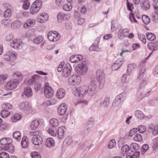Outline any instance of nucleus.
Listing matches in <instances>:
<instances>
[{
    "label": "nucleus",
    "instance_id": "nucleus-1",
    "mask_svg": "<svg viewBox=\"0 0 158 158\" xmlns=\"http://www.w3.org/2000/svg\"><path fill=\"white\" fill-rule=\"evenodd\" d=\"M96 82L94 81H92L88 86L82 85L78 87L79 97H83L87 94L89 96H93L96 93Z\"/></svg>",
    "mask_w": 158,
    "mask_h": 158
},
{
    "label": "nucleus",
    "instance_id": "nucleus-2",
    "mask_svg": "<svg viewBox=\"0 0 158 158\" xmlns=\"http://www.w3.org/2000/svg\"><path fill=\"white\" fill-rule=\"evenodd\" d=\"M17 54L16 52L13 51L6 52L3 56V58L5 61H9L10 64L14 65L15 64V61L17 59Z\"/></svg>",
    "mask_w": 158,
    "mask_h": 158
},
{
    "label": "nucleus",
    "instance_id": "nucleus-3",
    "mask_svg": "<svg viewBox=\"0 0 158 158\" xmlns=\"http://www.w3.org/2000/svg\"><path fill=\"white\" fill-rule=\"evenodd\" d=\"M64 65V63L61 62L58 66L57 70L58 72L62 71V75L65 77L69 76L71 73L72 67L69 63H67Z\"/></svg>",
    "mask_w": 158,
    "mask_h": 158
},
{
    "label": "nucleus",
    "instance_id": "nucleus-4",
    "mask_svg": "<svg viewBox=\"0 0 158 158\" xmlns=\"http://www.w3.org/2000/svg\"><path fill=\"white\" fill-rule=\"evenodd\" d=\"M88 70V66L85 62H83L78 64L76 66L75 69V71L77 75L81 77L85 75Z\"/></svg>",
    "mask_w": 158,
    "mask_h": 158
},
{
    "label": "nucleus",
    "instance_id": "nucleus-5",
    "mask_svg": "<svg viewBox=\"0 0 158 158\" xmlns=\"http://www.w3.org/2000/svg\"><path fill=\"white\" fill-rule=\"evenodd\" d=\"M105 75L102 70H98L96 72V78L99 84V87L102 89L104 85Z\"/></svg>",
    "mask_w": 158,
    "mask_h": 158
},
{
    "label": "nucleus",
    "instance_id": "nucleus-6",
    "mask_svg": "<svg viewBox=\"0 0 158 158\" xmlns=\"http://www.w3.org/2000/svg\"><path fill=\"white\" fill-rule=\"evenodd\" d=\"M42 5V2L41 0H36L31 5L30 12L32 15L36 14L40 10Z\"/></svg>",
    "mask_w": 158,
    "mask_h": 158
},
{
    "label": "nucleus",
    "instance_id": "nucleus-7",
    "mask_svg": "<svg viewBox=\"0 0 158 158\" xmlns=\"http://www.w3.org/2000/svg\"><path fill=\"white\" fill-rule=\"evenodd\" d=\"M127 94L125 92L117 95L115 98L112 103V106L114 107H118L126 98Z\"/></svg>",
    "mask_w": 158,
    "mask_h": 158
},
{
    "label": "nucleus",
    "instance_id": "nucleus-8",
    "mask_svg": "<svg viewBox=\"0 0 158 158\" xmlns=\"http://www.w3.org/2000/svg\"><path fill=\"white\" fill-rule=\"evenodd\" d=\"M19 83V81L18 79H12L6 83L5 85V88L8 90H13L17 87Z\"/></svg>",
    "mask_w": 158,
    "mask_h": 158
},
{
    "label": "nucleus",
    "instance_id": "nucleus-9",
    "mask_svg": "<svg viewBox=\"0 0 158 158\" xmlns=\"http://www.w3.org/2000/svg\"><path fill=\"white\" fill-rule=\"evenodd\" d=\"M10 46L15 49H21L23 48L25 44L20 39H15L10 42Z\"/></svg>",
    "mask_w": 158,
    "mask_h": 158
},
{
    "label": "nucleus",
    "instance_id": "nucleus-10",
    "mask_svg": "<svg viewBox=\"0 0 158 158\" xmlns=\"http://www.w3.org/2000/svg\"><path fill=\"white\" fill-rule=\"evenodd\" d=\"M81 77L78 75H73L69 77V81L71 84L73 85H79L81 82Z\"/></svg>",
    "mask_w": 158,
    "mask_h": 158
},
{
    "label": "nucleus",
    "instance_id": "nucleus-11",
    "mask_svg": "<svg viewBox=\"0 0 158 158\" xmlns=\"http://www.w3.org/2000/svg\"><path fill=\"white\" fill-rule=\"evenodd\" d=\"M44 93L46 98H50L53 95V90L51 87L49 85V83L47 82L45 83L44 86Z\"/></svg>",
    "mask_w": 158,
    "mask_h": 158
},
{
    "label": "nucleus",
    "instance_id": "nucleus-12",
    "mask_svg": "<svg viewBox=\"0 0 158 158\" xmlns=\"http://www.w3.org/2000/svg\"><path fill=\"white\" fill-rule=\"evenodd\" d=\"M59 22H61L63 20H68L70 19V15L68 13L60 12L57 15Z\"/></svg>",
    "mask_w": 158,
    "mask_h": 158
},
{
    "label": "nucleus",
    "instance_id": "nucleus-13",
    "mask_svg": "<svg viewBox=\"0 0 158 158\" xmlns=\"http://www.w3.org/2000/svg\"><path fill=\"white\" fill-rule=\"evenodd\" d=\"M33 94L31 88L30 87H25L23 92L22 94V96L24 98H30L32 97Z\"/></svg>",
    "mask_w": 158,
    "mask_h": 158
},
{
    "label": "nucleus",
    "instance_id": "nucleus-14",
    "mask_svg": "<svg viewBox=\"0 0 158 158\" xmlns=\"http://www.w3.org/2000/svg\"><path fill=\"white\" fill-rule=\"evenodd\" d=\"M19 109L26 112L31 109V105L27 102H23L21 103L19 105Z\"/></svg>",
    "mask_w": 158,
    "mask_h": 158
},
{
    "label": "nucleus",
    "instance_id": "nucleus-15",
    "mask_svg": "<svg viewBox=\"0 0 158 158\" xmlns=\"http://www.w3.org/2000/svg\"><path fill=\"white\" fill-rule=\"evenodd\" d=\"M129 32V30L127 28H125L123 30L120 29L118 33V37L121 40H123L125 37H127Z\"/></svg>",
    "mask_w": 158,
    "mask_h": 158
},
{
    "label": "nucleus",
    "instance_id": "nucleus-16",
    "mask_svg": "<svg viewBox=\"0 0 158 158\" xmlns=\"http://www.w3.org/2000/svg\"><path fill=\"white\" fill-rule=\"evenodd\" d=\"M67 106L65 103H61L58 108V113L60 115L64 114L67 110Z\"/></svg>",
    "mask_w": 158,
    "mask_h": 158
},
{
    "label": "nucleus",
    "instance_id": "nucleus-17",
    "mask_svg": "<svg viewBox=\"0 0 158 158\" xmlns=\"http://www.w3.org/2000/svg\"><path fill=\"white\" fill-rule=\"evenodd\" d=\"M148 48L153 51L158 49V41L149 42L148 44Z\"/></svg>",
    "mask_w": 158,
    "mask_h": 158
},
{
    "label": "nucleus",
    "instance_id": "nucleus-18",
    "mask_svg": "<svg viewBox=\"0 0 158 158\" xmlns=\"http://www.w3.org/2000/svg\"><path fill=\"white\" fill-rule=\"evenodd\" d=\"M83 56L80 55H74L71 56L70 58V61L73 63L77 62L83 60Z\"/></svg>",
    "mask_w": 158,
    "mask_h": 158
},
{
    "label": "nucleus",
    "instance_id": "nucleus-19",
    "mask_svg": "<svg viewBox=\"0 0 158 158\" xmlns=\"http://www.w3.org/2000/svg\"><path fill=\"white\" fill-rule=\"evenodd\" d=\"M48 15L47 13H43L38 16L37 21L40 23H43L48 20Z\"/></svg>",
    "mask_w": 158,
    "mask_h": 158
},
{
    "label": "nucleus",
    "instance_id": "nucleus-20",
    "mask_svg": "<svg viewBox=\"0 0 158 158\" xmlns=\"http://www.w3.org/2000/svg\"><path fill=\"white\" fill-rule=\"evenodd\" d=\"M3 149L10 153H12L14 152V148L12 144L11 143H9L6 145L2 146L0 147V151Z\"/></svg>",
    "mask_w": 158,
    "mask_h": 158
},
{
    "label": "nucleus",
    "instance_id": "nucleus-21",
    "mask_svg": "<svg viewBox=\"0 0 158 158\" xmlns=\"http://www.w3.org/2000/svg\"><path fill=\"white\" fill-rule=\"evenodd\" d=\"M35 21L34 19H30L26 21L23 25L24 28H27L33 27L35 25Z\"/></svg>",
    "mask_w": 158,
    "mask_h": 158
},
{
    "label": "nucleus",
    "instance_id": "nucleus-22",
    "mask_svg": "<svg viewBox=\"0 0 158 158\" xmlns=\"http://www.w3.org/2000/svg\"><path fill=\"white\" fill-rule=\"evenodd\" d=\"M40 123V121L37 119L33 120L30 123V127L31 130H35L39 126Z\"/></svg>",
    "mask_w": 158,
    "mask_h": 158
},
{
    "label": "nucleus",
    "instance_id": "nucleus-23",
    "mask_svg": "<svg viewBox=\"0 0 158 158\" xmlns=\"http://www.w3.org/2000/svg\"><path fill=\"white\" fill-rule=\"evenodd\" d=\"M31 141L32 142L34 145H39L42 144L43 142V139L40 135L32 137Z\"/></svg>",
    "mask_w": 158,
    "mask_h": 158
},
{
    "label": "nucleus",
    "instance_id": "nucleus-24",
    "mask_svg": "<svg viewBox=\"0 0 158 158\" xmlns=\"http://www.w3.org/2000/svg\"><path fill=\"white\" fill-rule=\"evenodd\" d=\"M65 90L63 89L60 88L57 90L56 96L59 99H62L65 96Z\"/></svg>",
    "mask_w": 158,
    "mask_h": 158
},
{
    "label": "nucleus",
    "instance_id": "nucleus-25",
    "mask_svg": "<svg viewBox=\"0 0 158 158\" xmlns=\"http://www.w3.org/2000/svg\"><path fill=\"white\" fill-rule=\"evenodd\" d=\"M134 114L136 118L141 120L146 119L147 118V117L140 110H136L135 111Z\"/></svg>",
    "mask_w": 158,
    "mask_h": 158
},
{
    "label": "nucleus",
    "instance_id": "nucleus-26",
    "mask_svg": "<svg viewBox=\"0 0 158 158\" xmlns=\"http://www.w3.org/2000/svg\"><path fill=\"white\" fill-rule=\"evenodd\" d=\"M55 144V141L52 138L49 137L46 139L45 145L47 147L51 148L54 146Z\"/></svg>",
    "mask_w": 158,
    "mask_h": 158
},
{
    "label": "nucleus",
    "instance_id": "nucleus-27",
    "mask_svg": "<svg viewBox=\"0 0 158 158\" xmlns=\"http://www.w3.org/2000/svg\"><path fill=\"white\" fill-rule=\"evenodd\" d=\"M110 104V98L108 97H106L103 101L101 102L100 107L102 108H105L109 106Z\"/></svg>",
    "mask_w": 158,
    "mask_h": 158
},
{
    "label": "nucleus",
    "instance_id": "nucleus-28",
    "mask_svg": "<svg viewBox=\"0 0 158 158\" xmlns=\"http://www.w3.org/2000/svg\"><path fill=\"white\" fill-rule=\"evenodd\" d=\"M40 76L37 74L32 76L28 81V84L31 85L38 81Z\"/></svg>",
    "mask_w": 158,
    "mask_h": 158
},
{
    "label": "nucleus",
    "instance_id": "nucleus-29",
    "mask_svg": "<svg viewBox=\"0 0 158 158\" xmlns=\"http://www.w3.org/2000/svg\"><path fill=\"white\" fill-rule=\"evenodd\" d=\"M94 124V118L93 117H90L88 118L87 125L85 126L91 130L93 128Z\"/></svg>",
    "mask_w": 158,
    "mask_h": 158
},
{
    "label": "nucleus",
    "instance_id": "nucleus-30",
    "mask_svg": "<svg viewBox=\"0 0 158 158\" xmlns=\"http://www.w3.org/2000/svg\"><path fill=\"white\" fill-rule=\"evenodd\" d=\"M12 142V139L10 138H5L1 139L0 140V144L3 146L6 145L9 143H11Z\"/></svg>",
    "mask_w": 158,
    "mask_h": 158
},
{
    "label": "nucleus",
    "instance_id": "nucleus-31",
    "mask_svg": "<svg viewBox=\"0 0 158 158\" xmlns=\"http://www.w3.org/2000/svg\"><path fill=\"white\" fill-rule=\"evenodd\" d=\"M21 144L22 147L23 148H26L28 147L29 141L26 137L24 136L22 138Z\"/></svg>",
    "mask_w": 158,
    "mask_h": 158
},
{
    "label": "nucleus",
    "instance_id": "nucleus-32",
    "mask_svg": "<svg viewBox=\"0 0 158 158\" xmlns=\"http://www.w3.org/2000/svg\"><path fill=\"white\" fill-rule=\"evenodd\" d=\"M64 130L65 128L63 126L60 127L58 128L57 134L59 138L61 139L63 137L64 134Z\"/></svg>",
    "mask_w": 158,
    "mask_h": 158
},
{
    "label": "nucleus",
    "instance_id": "nucleus-33",
    "mask_svg": "<svg viewBox=\"0 0 158 158\" xmlns=\"http://www.w3.org/2000/svg\"><path fill=\"white\" fill-rule=\"evenodd\" d=\"M130 148L132 152H135L137 151H139V150L140 147L137 144L134 143L131 144Z\"/></svg>",
    "mask_w": 158,
    "mask_h": 158
},
{
    "label": "nucleus",
    "instance_id": "nucleus-34",
    "mask_svg": "<svg viewBox=\"0 0 158 158\" xmlns=\"http://www.w3.org/2000/svg\"><path fill=\"white\" fill-rule=\"evenodd\" d=\"M141 6L144 10L148 9L150 6L149 1L148 0L143 1L141 2Z\"/></svg>",
    "mask_w": 158,
    "mask_h": 158
},
{
    "label": "nucleus",
    "instance_id": "nucleus-35",
    "mask_svg": "<svg viewBox=\"0 0 158 158\" xmlns=\"http://www.w3.org/2000/svg\"><path fill=\"white\" fill-rule=\"evenodd\" d=\"M73 142V139L72 137L71 136L67 137L64 141V143L68 147L71 145Z\"/></svg>",
    "mask_w": 158,
    "mask_h": 158
},
{
    "label": "nucleus",
    "instance_id": "nucleus-36",
    "mask_svg": "<svg viewBox=\"0 0 158 158\" xmlns=\"http://www.w3.org/2000/svg\"><path fill=\"white\" fill-rule=\"evenodd\" d=\"M137 67L136 65L134 63L130 64L128 65L127 70L128 75H129L132 70L136 68Z\"/></svg>",
    "mask_w": 158,
    "mask_h": 158
},
{
    "label": "nucleus",
    "instance_id": "nucleus-37",
    "mask_svg": "<svg viewBox=\"0 0 158 158\" xmlns=\"http://www.w3.org/2000/svg\"><path fill=\"white\" fill-rule=\"evenodd\" d=\"M89 50L91 51H95L99 52L101 51V48H99L98 44H93L89 48Z\"/></svg>",
    "mask_w": 158,
    "mask_h": 158
},
{
    "label": "nucleus",
    "instance_id": "nucleus-38",
    "mask_svg": "<svg viewBox=\"0 0 158 158\" xmlns=\"http://www.w3.org/2000/svg\"><path fill=\"white\" fill-rule=\"evenodd\" d=\"M123 63V62L121 59H118L115 62L112 66V67L114 68L117 67V69H118L122 64Z\"/></svg>",
    "mask_w": 158,
    "mask_h": 158
},
{
    "label": "nucleus",
    "instance_id": "nucleus-39",
    "mask_svg": "<svg viewBox=\"0 0 158 158\" xmlns=\"http://www.w3.org/2000/svg\"><path fill=\"white\" fill-rule=\"evenodd\" d=\"M91 130V129L85 126L83 129L81 131V135L84 136H85L89 134V131Z\"/></svg>",
    "mask_w": 158,
    "mask_h": 158
},
{
    "label": "nucleus",
    "instance_id": "nucleus-40",
    "mask_svg": "<svg viewBox=\"0 0 158 158\" xmlns=\"http://www.w3.org/2000/svg\"><path fill=\"white\" fill-rule=\"evenodd\" d=\"M44 40V37L41 35L36 37L33 40L34 43L36 44H39L41 43Z\"/></svg>",
    "mask_w": 158,
    "mask_h": 158
},
{
    "label": "nucleus",
    "instance_id": "nucleus-41",
    "mask_svg": "<svg viewBox=\"0 0 158 158\" xmlns=\"http://www.w3.org/2000/svg\"><path fill=\"white\" fill-rule=\"evenodd\" d=\"M14 138L17 141H19L21 139V134L19 131L14 132L13 134Z\"/></svg>",
    "mask_w": 158,
    "mask_h": 158
},
{
    "label": "nucleus",
    "instance_id": "nucleus-42",
    "mask_svg": "<svg viewBox=\"0 0 158 158\" xmlns=\"http://www.w3.org/2000/svg\"><path fill=\"white\" fill-rule=\"evenodd\" d=\"M50 123L51 125L54 127L58 126L59 124V122L58 120L55 118L51 119Z\"/></svg>",
    "mask_w": 158,
    "mask_h": 158
},
{
    "label": "nucleus",
    "instance_id": "nucleus-43",
    "mask_svg": "<svg viewBox=\"0 0 158 158\" xmlns=\"http://www.w3.org/2000/svg\"><path fill=\"white\" fill-rule=\"evenodd\" d=\"M10 112L8 110H3L1 112V116L3 118H6L8 117L10 114Z\"/></svg>",
    "mask_w": 158,
    "mask_h": 158
},
{
    "label": "nucleus",
    "instance_id": "nucleus-44",
    "mask_svg": "<svg viewBox=\"0 0 158 158\" xmlns=\"http://www.w3.org/2000/svg\"><path fill=\"white\" fill-rule=\"evenodd\" d=\"M88 103V102L87 100L84 99H79L77 101V103L76 104V105L80 104V106H83L87 105Z\"/></svg>",
    "mask_w": 158,
    "mask_h": 158
},
{
    "label": "nucleus",
    "instance_id": "nucleus-45",
    "mask_svg": "<svg viewBox=\"0 0 158 158\" xmlns=\"http://www.w3.org/2000/svg\"><path fill=\"white\" fill-rule=\"evenodd\" d=\"M72 8V6L71 3L68 2V3L64 4L63 7V9L64 10L69 11H70Z\"/></svg>",
    "mask_w": 158,
    "mask_h": 158
},
{
    "label": "nucleus",
    "instance_id": "nucleus-46",
    "mask_svg": "<svg viewBox=\"0 0 158 158\" xmlns=\"http://www.w3.org/2000/svg\"><path fill=\"white\" fill-rule=\"evenodd\" d=\"M22 118L21 116L19 113L15 114L12 117L11 119L12 121L15 122L17 121L20 120Z\"/></svg>",
    "mask_w": 158,
    "mask_h": 158
},
{
    "label": "nucleus",
    "instance_id": "nucleus-47",
    "mask_svg": "<svg viewBox=\"0 0 158 158\" xmlns=\"http://www.w3.org/2000/svg\"><path fill=\"white\" fill-rule=\"evenodd\" d=\"M146 36L148 40L151 41L154 40L156 38L155 35L152 33H148L146 34Z\"/></svg>",
    "mask_w": 158,
    "mask_h": 158
},
{
    "label": "nucleus",
    "instance_id": "nucleus-48",
    "mask_svg": "<svg viewBox=\"0 0 158 158\" xmlns=\"http://www.w3.org/2000/svg\"><path fill=\"white\" fill-rule=\"evenodd\" d=\"M11 9H6L4 12L3 16L5 18H10L11 16Z\"/></svg>",
    "mask_w": 158,
    "mask_h": 158
},
{
    "label": "nucleus",
    "instance_id": "nucleus-49",
    "mask_svg": "<svg viewBox=\"0 0 158 158\" xmlns=\"http://www.w3.org/2000/svg\"><path fill=\"white\" fill-rule=\"evenodd\" d=\"M116 145L115 140L114 139L110 140L109 142L108 147L109 148L111 149L114 148Z\"/></svg>",
    "mask_w": 158,
    "mask_h": 158
},
{
    "label": "nucleus",
    "instance_id": "nucleus-50",
    "mask_svg": "<svg viewBox=\"0 0 158 158\" xmlns=\"http://www.w3.org/2000/svg\"><path fill=\"white\" fill-rule=\"evenodd\" d=\"M142 18L143 21L146 24H148L150 22V19L147 15H143Z\"/></svg>",
    "mask_w": 158,
    "mask_h": 158
},
{
    "label": "nucleus",
    "instance_id": "nucleus-51",
    "mask_svg": "<svg viewBox=\"0 0 158 158\" xmlns=\"http://www.w3.org/2000/svg\"><path fill=\"white\" fill-rule=\"evenodd\" d=\"M145 70L144 69L143 70H139V71L138 72V74L137 76V77L139 79H142L143 77L145 75Z\"/></svg>",
    "mask_w": 158,
    "mask_h": 158
},
{
    "label": "nucleus",
    "instance_id": "nucleus-52",
    "mask_svg": "<svg viewBox=\"0 0 158 158\" xmlns=\"http://www.w3.org/2000/svg\"><path fill=\"white\" fill-rule=\"evenodd\" d=\"M28 14L29 13L27 11H21L18 14L17 16L19 18H22L28 15Z\"/></svg>",
    "mask_w": 158,
    "mask_h": 158
},
{
    "label": "nucleus",
    "instance_id": "nucleus-53",
    "mask_svg": "<svg viewBox=\"0 0 158 158\" xmlns=\"http://www.w3.org/2000/svg\"><path fill=\"white\" fill-rule=\"evenodd\" d=\"M12 75L14 77H16L17 78H19L21 79H22L23 77V76L22 73L18 71L13 72Z\"/></svg>",
    "mask_w": 158,
    "mask_h": 158
},
{
    "label": "nucleus",
    "instance_id": "nucleus-54",
    "mask_svg": "<svg viewBox=\"0 0 158 158\" xmlns=\"http://www.w3.org/2000/svg\"><path fill=\"white\" fill-rule=\"evenodd\" d=\"M134 139L136 141H141L142 140V137L140 134L137 133L134 136Z\"/></svg>",
    "mask_w": 158,
    "mask_h": 158
},
{
    "label": "nucleus",
    "instance_id": "nucleus-55",
    "mask_svg": "<svg viewBox=\"0 0 158 158\" xmlns=\"http://www.w3.org/2000/svg\"><path fill=\"white\" fill-rule=\"evenodd\" d=\"M78 87H74L73 89L72 92L73 94L76 96L79 97V93Z\"/></svg>",
    "mask_w": 158,
    "mask_h": 158
},
{
    "label": "nucleus",
    "instance_id": "nucleus-56",
    "mask_svg": "<svg viewBox=\"0 0 158 158\" xmlns=\"http://www.w3.org/2000/svg\"><path fill=\"white\" fill-rule=\"evenodd\" d=\"M8 126L7 123H2L0 124V130L3 131L6 130Z\"/></svg>",
    "mask_w": 158,
    "mask_h": 158
},
{
    "label": "nucleus",
    "instance_id": "nucleus-57",
    "mask_svg": "<svg viewBox=\"0 0 158 158\" xmlns=\"http://www.w3.org/2000/svg\"><path fill=\"white\" fill-rule=\"evenodd\" d=\"M138 131V129L136 128H134L131 130L129 133V135L131 137H132L135 135L136 132Z\"/></svg>",
    "mask_w": 158,
    "mask_h": 158
},
{
    "label": "nucleus",
    "instance_id": "nucleus-58",
    "mask_svg": "<svg viewBox=\"0 0 158 158\" xmlns=\"http://www.w3.org/2000/svg\"><path fill=\"white\" fill-rule=\"evenodd\" d=\"M41 132L40 131H36L33 132H31L29 133V135L31 136H33V137L38 136L40 135Z\"/></svg>",
    "mask_w": 158,
    "mask_h": 158
},
{
    "label": "nucleus",
    "instance_id": "nucleus-59",
    "mask_svg": "<svg viewBox=\"0 0 158 158\" xmlns=\"http://www.w3.org/2000/svg\"><path fill=\"white\" fill-rule=\"evenodd\" d=\"M138 36L139 40L143 44H145L146 43V41L145 36L144 34H139Z\"/></svg>",
    "mask_w": 158,
    "mask_h": 158
},
{
    "label": "nucleus",
    "instance_id": "nucleus-60",
    "mask_svg": "<svg viewBox=\"0 0 158 158\" xmlns=\"http://www.w3.org/2000/svg\"><path fill=\"white\" fill-rule=\"evenodd\" d=\"M32 158H41L40 154L37 152H32L31 154Z\"/></svg>",
    "mask_w": 158,
    "mask_h": 158
},
{
    "label": "nucleus",
    "instance_id": "nucleus-61",
    "mask_svg": "<svg viewBox=\"0 0 158 158\" xmlns=\"http://www.w3.org/2000/svg\"><path fill=\"white\" fill-rule=\"evenodd\" d=\"M11 20L10 19H4L2 20L1 22L5 25L8 26L11 23Z\"/></svg>",
    "mask_w": 158,
    "mask_h": 158
},
{
    "label": "nucleus",
    "instance_id": "nucleus-62",
    "mask_svg": "<svg viewBox=\"0 0 158 158\" xmlns=\"http://www.w3.org/2000/svg\"><path fill=\"white\" fill-rule=\"evenodd\" d=\"M152 146L154 148L158 147V137H156L152 140Z\"/></svg>",
    "mask_w": 158,
    "mask_h": 158
},
{
    "label": "nucleus",
    "instance_id": "nucleus-63",
    "mask_svg": "<svg viewBox=\"0 0 158 158\" xmlns=\"http://www.w3.org/2000/svg\"><path fill=\"white\" fill-rule=\"evenodd\" d=\"M146 129V127L145 126L140 125L139 126L138 130L139 133H142L145 131Z\"/></svg>",
    "mask_w": 158,
    "mask_h": 158
},
{
    "label": "nucleus",
    "instance_id": "nucleus-64",
    "mask_svg": "<svg viewBox=\"0 0 158 158\" xmlns=\"http://www.w3.org/2000/svg\"><path fill=\"white\" fill-rule=\"evenodd\" d=\"M0 158H10L9 154L6 152L0 153Z\"/></svg>",
    "mask_w": 158,
    "mask_h": 158
}]
</instances>
